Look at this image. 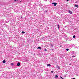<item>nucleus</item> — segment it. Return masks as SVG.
Returning <instances> with one entry per match:
<instances>
[{
	"label": "nucleus",
	"instance_id": "nucleus-8",
	"mask_svg": "<svg viewBox=\"0 0 79 79\" xmlns=\"http://www.w3.org/2000/svg\"><path fill=\"white\" fill-rule=\"evenodd\" d=\"M75 5V6H76V7H78V5Z\"/></svg>",
	"mask_w": 79,
	"mask_h": 79
},
{
	"label": "nucleus",
	"instance_id": "nucleus-4",
	"mask_svg": "<svg viewBox=\"0 0 79 79\" xmlns=\"http://www.w3.org/2000/svg\"><path fill=\"white\" fill-rule=\"evenodd\" d=\"M72 55H73L74 53V52L72 51Z\"/></svg>",
	"mask_w": 79,
	"mask_h": 79
},
{
	"label": "nucleus",
	"instance_id": "nucleus-22",
	"mask_svg": "<svg viewBox=\"0 0 79 79\" xmlns=\"http://www.w3.org/2000/svg\"><path fill=\"white\" fill-rule=\"evenodd\" d=\"M14 1H15V2H16V1H17V0H15Z\"/></svg>",
	"mask_w": 79,
	"mask_h": 79
},
{
	"label": "nucleus",
	"instance_id": "nucleus-14",
	"mask_svg": "<svg viewBox=\"0 0 79 79\" xmlns=\"http://www.w3.org/2000/svg\"><path fill=\"white\" fill-rule=\"evenodd\" d=\"M69 49L68 48L66 49V51H68L69 50Z\"/></svg>",
	"mask_w": 79,
	"mask_h": 79
},
{
	"label": "nucleus",
	"instance_id": "nucleus-30",
	"mask_svg": "<svg viewBox=\"0 0 79 79\" xmlns=\"http://www.w3.org/2000/svg\"><path fill=\"white\" fill-rule=\"evenodd\" d=\"M52 50H53V49H52Z\"/></svg>",
	"mask_w": 79,
	"mask_h": 79
},
{
	"label": "nucleus",
	"instance_id": "nucleus-16",
	"mask_svg": "<svg viewBox=\"0 0 79 79\" xmlns=\"http://www.w3.org/2000/svg\"><path fill=\"white\" fill-rule=\"evenodd\" d=\"M2 23H3V22H4V20H2Z\"/></svg>",
	"mask_w": 79,
	"mask_h": 79
},
{
	"label": "nucleus",
	"instance_id": "nucleus-5",
	"mask_svg": "<svg viewBox=\"0 0 79 79\" xmlns=\"http://www.w3.org/2000/svg\"><path fill=\"white\" fill-rule=\"evenodd\" d=\"M58 29H60V25L59 24L57 25Z\"/></svg>",
	"mask_w": 79,
	"mask_h": 79
},
{
	"label": "nucleus",
	"instance_id": "nucleus-20",
	"mask_svg": "<svg viewBox=\"0 0 79 79\" xmlns=\"http://www.w3.org/2000/svg\"><path fill=\"white\" fill-rule=\"evenodd\" d=\"M52 73H53V71H52L51 72Z\"/></svg>",
	"mask_w": 79,
	"mask_h": 79
},
{
	"label": "nucleus",
	"instance_id": "nucleus-12",
	"mask_svg": "<svg viewBox=\"0 0 79 79\" xmlns=\"http://www.w3.org/2000/svg\"><path fill=\"white\" fill-rule=\"evenodd\" d=\"M24 33H25V32H24V31H22V34H24Z\"/></svg>",
	"mask_w": 79,
	"mask_h": 79
},
{
	"label": "nucleus",
	"instance_id": "nucleus-3",
	"mask_svg": "<svg viewBox=\"0 0 79 79\" xmlns=\"http://www.w3.org/2000/svg\"><path fill=\"white\" fill-rule=\"evenodd\" d=\"M69 12L70 14H73V13H72V11H71L70 10H69Z\"/></svg>",
	"mask_w": 79,
	"mask_h": 79
},
{
	"label": "nucleus",
	"instance_id": "nucleus-26",
	"mask_svg": "<svg viewBox=\"0 0 79 79\" xmlns=\"http://www.w3.org/2000/svg\"><path fill=\"white\" fill-rule=\"evenodd\" d=\"M73 79H75V78H73Z\"/></svg>",
	"mask_w": 79,
	"mask_h": 79
},
{
	"label": "nucleus",
	"instance_id": "nucleus-9",
	"mask_svg": "<svg viewBox=\"0 0 79 79\" xmlns=\"http://www.w3.org/2000/svg\"><path fill=\"white\" fill-rule=\"evenodd\" d=\"M47 66H51V65H50V64H48Z\"/></svg>",
	"mask_w": 79,
	"mask_h": 79
},
{
	"label": "nucleus",
	"instance_id": "nucleus-11",
	"mask_svg": "<svg viewBox=\"0 0 79 79\" xmlns=\"http://www.w3.org/2000/svg\"><path fill=\"white\" fill-rule=\"evenodd\" d=\"M76 37V36H75V35H73V39H74V38H75V37Z\"/></svg>",
	"mask_w": 79,
	"mask_h": 79
},
{
	"label": "nucleus",
	"instance_id": "nucleus-23",
	"mask_svg": "<svg viewBox=\"0 0 79 79\" xmlns=\"http://www.w3.org/2000/svg\"><path fill=\"white\" fill-rule=\"evenodd\" d=\"M60 78H61V79H64L63 78H62V77H60Z\"/></svg>",
	"mask_w": 79,
	"mask_h": 79
},
{
	"label": "nucleus",
	"instance_id": "nucleus-19",
	"mask_svg": "<svg viewBox=\"0 0 79 79\" xmlns=\"http://www.w3.org/2000/svg\"><path fill=\"white\" fill-rule=\"evenodd\" d=\"M11 65H13V63H11Z\"/></svg>",
	"mask_w": 79,
	"mask_h": 79
},
{
	"label": "nucleus",
	"instance_id": "nucleus-13",
	"mask_svg": "<svg viewBox=\"0 0 79 79\" xmlns=\"http://www.w3.org/2000/svg\"><path fill=\"white\" fill-rule=\"evenodd\" d=\"M58 77V75H56L55 76V77Z\"/></svg>",
	"mask_w": 79,
	"mask_h": 79
},
{
	"label": "nucleus",
	"instance_id": "nucleus-21",
	"mask_svg": "<svg viewBox=\"0 0 79 79\" xmlns=\"http://www.w3.org/2000/svg\"><path fill=\"white\" fill-rule=\"evenodd\" d=\"M20 18H23V17H22V16H21Z\"/></svg>",
	"mask_w": 79,
	"mask_h": 79
},
{
	"label": "nucleus",
	"instance_id": "nucleus-28",
	"mask_svg": "<svg viewBox=\"0 0 79 79\" xmlns=\"http://www.w3.org/2000/svg\"><path fill=\"white\" fill-rule=\"evenodd\" d=\"M47 11H46V12Z\"/></svg>",
	"mask_w": 79,
	"mask_h": 79
},
{
	"label": "nucleus",
	"instance_id": "nucleus-10",
	"mask_svg": "<svg viewBox=\"0 0 79 79\" xmlns=\"http://www.w3.org/2000/svg\"><path fill=\"white\" fill-rule=\"evenodd\" d=\"M51 47L53 48V45L52 44H51Z\"/></svg>",
	"mask_w": 79,
	"mask_h": 79
},
{
	"label": "nucleus",
	"instance_id": "nucleus-18",
	"mask_svg": "<svg viewBox=\"0 0 79 79\" xmlns=\"http://www.w3.org/2000/svg\"><path fill=\"white\" fill-rule=\"evenodd\" d=\"M72 57H75V56H72Z\"/></svg>",
	"mask_w": 79,
	"mask_h": 79
},
{
	"label": "nucleus",
	"instance_id": "nucleus-29",
	"mask_svg": "<svg viewBox=\"0 0 79 79\" xmlns=\"http://www.w3.org/2000/svg\"><path fill=\"white\" fill-rule=\"evenodd\" d=\"M47 11H46V12Z\"/></svg>",
	"mask_w": 79,
	"mask_h": 79
},
{
	"label": "nucleus",
	"instance_id": "nucleus-1",
	"mask_svg": "<svg viewBox=\"0 0 79 79\" xmlns=\"http://www.w3.org/2000/svg\"><path fill=\"white\" fill-rule=\"evenodd\" d=\"M52 5H54V6H56V4H57V3L55 2H53L52 3Z\"/></svg>",
	"mask_w": 79,
	"mask_h": 79
},
{
	"label": "nucleus",
	"instance_id": "nucleus-27",
	"mask_svg": "<svg viewBox=\"0 0 79 79\" xmlns=\"http://www.w3.org/2000/svg\"><path fill=\"white\" fill-rule=\"evenodd\" d=\"M18 0H17V2H18Z\"/></svg>",
	"mask_w": 79,
	"mask_h": 79
},
{
	"label": "nucleus",
	"instance_id": "nucleus-17",
	"mask_svg": "<svg viewBox=\"0 0 79 79\" xmlns=\"http://www.w3.org/2000/svg\"><path fill=\"white\" fill-rule=\"evenodd\" d=\"M78 2L77 1H76V2H75V3H78Z\"/></svg>",
	"mask_w": 79,
	"mask_h": 79
},
{
	"label": "nucleus",
	"instance_id": "nucleus-2",
	"mask_svg": "<svg viewBox=\"0 0 79 79\" xmlns=\"http://www.w3.org/2000/svg\"><path fill=\"white\" fill-rule=\"evenodd\" d=\"M20 66V63L18 62L17 64V66Z\"/></svg>",
	"mask_w": 79,
	"mask_h": 79
},
{
	"label": "nucleus",
	"instance_id": "nucleus-25",
	"mask_svg": "<svg viewBox=\"0 0 79 79\" xmlns=\"http://www.w3.org/2000/svg\"><path fill=\"white\" fill-rule=\"evenodd\" d=\"M71 64H69V65H71Z\"/></svg>",
	"mask_w": 79,
	"mask_h": 79
},
{
	"label": "nucleus",
	"instance_id": "nucleus-24",
	"mask_svg": "<svg viewBox=\"0 0 79 79\" xmlns=\"http://www.w3.org/2000/svg\"><path fill=\"white\" fill-rule=\"evenodd\" d=\"M67 2H68L69 1V0H67Z\"/></svg>",
	"mask_w": 79,
	"mask_h": 79
},
{
	"label": "nucleus",
	"instance_id": "nucleus-6",
	"mask_svg": "<svg viewBox=\"0 0 79 79\" xmlns=\"http://www.w3.org/2000/svg\"><path fill=\"white\" fill-rule=\"evenodd\" d=\"M38 48V49H40V50H41V47H39Z\"/></svg>",
	"mask_w": 79,
	"mask_h": 79
},
{
	"label": "nucleus",
	"instance_id": "nucleus-15",
	"mask_svg": "<svg viewBox=\"0 0 79 79\" xmlns=\"http://www.w3.org/2000/svg\"><path fill=\"white\" fill-rule=\"evenodd\" d=\"M44 51H45V52H46L47 51V49H45Z\"/></svg>",
	"mask_w": 79,
	"mask_h": 79
},
{
	"label": "nucleus",
	"instance_id": "nucleus-7",
	"mask_svg": "<svg viewBox=\"0 0 79 79\" xmlns=\"http://www.w3.org/2000/svg\"><path fill=\"white\" fill-rule=\"evenodd\" d=\"M5 62H6V61L4 60L3 61V63H5Z\"/></svg>",
	"mask_w": 79,
	"mask_h": 79
}]
</instances>
